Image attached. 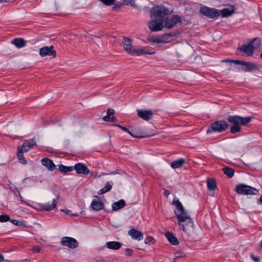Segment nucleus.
<instances>
[{"instance_id":"obj_1","label":"nucleus","mask_w":262,"mask_h":262,"mask_svg":"<svg viewBox=\"0 0 262 262\" xmlns=\"http://www.w3.org/2000/svg\"><path fill=\"white\" fill-rule=\"evenodd\" d=\"M172 204L177 208L174 210V213L178 221L179 229L187 234H189L193 229L192 219L179 200H173Z\"/></svg>"},{"instance_id":"obj_2","label":"nucleus","mask_w":262,"mask_h":262,"mask_svg":"<svg viewBox=\"0 0 262 262\" xmlns=\"http://www.w3.org/2000/svg\"><path fill=\"white\" fill-rule=\"evenodd\" d=\"M170 11L163 6H155L150 10V17L160 18L164 23V27L171 29L178 23L181 22V17L179 15L169 16Z\"/></svg>"},{"instance_id":"obj_3","label":"nucleus","mask_w":262,"mask_h":262,"mask_svg":"<svg viewBox=\"0 0 262 262\" xmlns=\"http://www.w3.org/2000/svg\"><path fill=\"white\" fill-rule=\"evenodd\" d=\"M252 118L250 117H243L239 116H229L228 121L233 124L231 127L230 132L234 134L239 133L241 130L240 125L245 126L251 121Z\"/></svg>"},{"instance_id":"obj_4","label":"nucleus","mask_w":262,"mask_h":262,"mask_svg":"<svg viewBox=\"0 0 262 262\" xmlns=\"http://www.w3.org/2000/svg\"><path fill=\"white\" fill-rule=\"evenodd\" d=\"M133 40L130 38L124 37L122 40V47L124 50L132 56H140L145 54H152L155 52L150 53L146 51L142 48H135L132 46Z\"/></svg>"},{"instance_id":"obj_5","label":"nucleus","mask_w":262,"mask_h":262,"mask_svg":"<svg viewBox=\"0 0 262 262\" xmlns=\"http://www.w3.org/2000/svg\"><path fill=\"white\" fill-rule=\"evenodd\" d=\"M36 144L35 141L33 139L26 140L24 142L21 147L18 148L17 157L19 162L21 163H26L27 161L24 159L23 152H27L32 148Z\"/></svg>"},{"instance_id":"obj_6","label":"nucleus","mask_w":262,"mask_h":262,"mask_svg":"<svg viewBox=\"0 0 262 262\" xmlns=\"http://www.w3.org/2000/svg\"><path fill=\"white\" fill-rule=\"evenodd\" d=\"M235 191L242 195L256 194L258 191L255 188L244 184H239L235 187Z\"/></svg>"},{"instance_id":"obj_7","label":"nucleus","mask_w":262,"mask_h":262,"mask_svg":"<svg viewBox=\"0 0 262 262\" xmlns=\"http://www.w3.org/2000/svg\"><path fill=\"white\" fill-rule=\"evenodd\" d=\"M228 127V123L224 120H217L212 123L210 126V129L207 130V133L211 131L215 132H222L225 130Z\"/></svg>"},{"instance_id":"obj_8","label":"nucleus","mask_w":262,"mask_h":262,"mask_svg":"<svg viewBox=\"0 0 262 262\" xmlns=\"http://www.w3.org/2000/svg\"><path fill=\"white\" fill-rule=\"evenodd\" d=\"M155 19L150 21L148 23V26L149 29L152 32H158L161 31L163 28V21L160 18H155Z\"/></svg>"},{"instance_id":"obj_9","label":"nucleus","mask_w":262,"mask_h":262,"mask_svg":"<svg viewBox=\"0 0 262 262\" xmlns=\"http://www.w3.org/2000/svg\"><path fill=\"white\" fill-rule=\"evenodd\" d=\"M200 12L204 16L211 18L217 17L220 15V12L216 9L210 8L206 6L201 7L200 8Z\"/></svg>"},{"instance_id":"obj_10","label":"nucleus","mask_w":262,"mask_h":262,"mask_svg":"<svg viewBox=\"0 0 262 262\" xmlns=\"http://www.w3.org/2000/svg\"><path fill=\"white\" fill-rule=\"evenodd\" d=\"M60 243L62 245L68 247L71 249H75L78 246V243L75 238L68 236L62 237Z\"/></svg>"},{"instance_id":"obj_11","label":"nucleus","mask_w":262,"mask_h":262,"mask_svg":"<svg viewBox=\"0 0 262 262\" xmlns=\"http://www.w3.org/2000/svg\"><path fill=\"white\" fill-rule=\"evenodd\" d=\"M39 55L41 57H45L46 56H52L53 57H55L56 53V51L54 50L53 46H45L40 49Z\"/></svg>"},{"instance_id":"obj_12","label":"nucleus","mask_w":262,"mask_h":262,"mask_svg":"<svg viewBox=\"0 0 262 262\" xmlns=\"http://www.w3.org/2000/svg\"><path fill=\"white\" fill-rule=\"evenodd\" d=\"M138 116L146 121L151 119L153 116L151 110H138Z\"/></svg>"},{"instance_id":"obj_13","label":"nucleus","mask_w":262,"mask_h":262,"mask_svg":"<svg viewBox=\"0 0 262 262\" xmlns=\"http://www.w3.org/2000/svg\"><path fill=\"white\" fill-rule=\"evenodd\" d=\"M238 64L245 66V68L242 69L245 72H251L258 69L256 64L249 62L240 60Z\"/></svg>"},{"instance_id":"obj_14","label":"nucleus","mask_w":262,"mask_h":262,"mask_svg":"<svg viewBox=\"0 0 262 262\" xmlns=\"http://www.w3.org/2000/svg\"><path fill=\"white\" fill-rule=\"evenodd\" d=\"M128 234L133 239L141 241L143 239V233L138 230L130 229L128 231Z\"/></svg>"},{"instance_id":"obj_15","label":"nucleus","mask_w":262,"mask_h":262,"mask_svg":"<svg viewBox=\"0 0 262 262\" xmlns=\"http://www.w3.org/2000/svg\"><path fill=\"white\" fill-rule=\"evenodd\" d=\"M39 206L43 210L49 211L54 210L56 207V199H53L51 204H50L49 203L40 204Z\"/></svg>"},{"instance_id":"obj_16","label":"nucleus","mask_w":262,"mask_h":262,"mask_svg":"<svg viewBox=\"0 0 262 262\" xmlns=\"http://www.w3.org/2000/svg\"><path fill=\"white\" fill-rule=\"evenodd\" d=\"M74 169L78 174L87 175L89 173V169L84 165H74Z\"/></svg>"},{"instance_id":"obj_17","label":"nucleus","mask_w":262,"mask_h":262,"mask_svg":"<svg viewBox=\"0 0 262 262\" xmlns=\"http://www.w3.org/2000/svg\"><path fill=\"white\" fill-rule=\"evenodd\" d=\"M240 50L247 56H252L253 53V48L251 43H248L246 45H243L240 48Z\"/></svg>"},{"instance_id":"obj_18","label":"nucleus","mask_w":262,"mask_h":262,"mask_svg":"<svg viewBox=\"0 0 262 262\" xmlns=\"http://www.w3.org/2000/svg\"><path fill=\"white\" fill-rule=\"evenodd\" d=\"M122 244L116 241L108 242L106 243V247L112 250H118L121 247Z\"/></svg>"},{"instance_id":"obj_19","label":"nucleus","mask_w":262,"mask_h":262,"mask_svg":"<svg viewBox=\"0 0 262 262\" xmlns=\"http://www.w3.org/2000/svg\"><path fill=\"white\" fill-rule=\"evenodd\" d=\"M91 207L93 210L95 211H99L103 208L104 204L101 202L94 200L91 203Z\"/></svg>"},{"instance_id":"obj_20","label":"nucleus","mask_w":262,"mask_h":262,"mask_svg":"<svg viewBox=\"0 0 262 262\" xmlns=\"http://www.w3.org/2000/svg\"><path fill=\"white\" fill-rule=\"evenodd\" d=\"M125 206V202L124 200H120L119 201L114 202L112 205L113 211H117L123 208Z\"/></svg>"},{"instance_id":"obj_21","label":"nucleus","mask_w":262,"mask_h":262,"mask_svg":"<svg viewBox=\"0 0 262 262\" xmlns=\"http://www.w3.org/2000/svg\"><path fill=\"white\" fill-rule=\"evenodd\" d=\"M165 236L167 238L169 242L173 245H178L179 243L178 239L175 237L172 233L170 232H166Z\"/></svg>"},{"instance_id":"obj_22","label":"nucleus","mask_w":262,"mask_h":262,"mask_svg":"<svg viewBox=\"0 0 262 262\" xmlns=\"http://www.w3.org/2000/svg\"><path fill=\"white\" fill-rule=\"evenodd\" d=\"M11 43L18 48H21L25 46V41L23 38H15L12 40Z\"/></svg>"},{"instance_id":"obj_23","label":"nucleus","mask_w":262,"mask_h":262,"mask_svg":"<svg viewBox=\"0 0 262 262\" xmlns=\"http://www.w3.org/2000/svg\"><path fill=\"white\" fill-rule=\"evenodd\" d=\"M207 185L209 190H213L216 187V183L214 179H208L207 180Z\"/></svg>"},{"instance_id":"obj_24","label":"nucleus","mask_w":262,"mask_h":262,"mask_svg":"<svg viewBox=\"0 0 262 262\" xmlns=\"http://www.w3.org/2000/svg\"><path fill=\"white\" fill-rule=\"evenodd\" d=\"M234 12L235 10L233 8L231 9L229 8H225L222 11V16L223 17H228L234 13Z\"/></svg>"},{"instance_id":"obj_25","label":"nucleus","mask_w":262,"mask_h":262,"mask_svg":"<svg viewBox=\"0 0 262 262\" xmlns=\"http://www.w3.org/2000/svg\"><path fill=\"white\" fill-rule=\"evenodd\" d=\"M172 35L170 34H165L161 36V43H166L172 40Z\"/></svg>"},{"instance_id":"obj_26","label":"nucleus","mask_w":262,"mask_h":262,"mask_svg":"<svg viewBox=\"0 0 262 262\" xmlns=\"http://www.w3.org/2000/svg\"><path fill=\"white\" fill-rule=\"evenodd\" d=\"M118 127L122 129L123 131L126 132L128 133L129 134H130L131 136H132L134 137L138 138H142L146 137H149V135H134L131 132L129 131V130L125 127H123L120 125H117Z\"/></svg>"},{"instance_id":"obj_27","label":"nucleus","mask_w":262,"mask_h":262,"mask_svg":"<svg viewBox=\"0 0 262 262\" xmlns=\"http://www.w3.org/2000/svg\"><path fill=\"white\" fill-rule=\"evenodd\" d=\"M59 169L61 172L66 173L68 171H73L74 170V166H66L64 165H59Z\"/></svg>"},{"instance_id":"obj_28","label":"nucleus","mask_w":262,"mask_h":262,"mask_svg":"<svg viewBox=\"0 0 262 262\" xmlns=\"http://www.w3.org/2000/svg\"><path fill=\"white\" fill-rule=\"evenodd\" d=\"M223 171L225 174L227 175L229 178H232L234 175V170L230 167H226L223 168Z\"/></svg>"},{"instance_id":"obj_29","label":"nucleus","mask_w":262,"mask_h":262,"mask_svg":"<svg viewBox=\"0 0 262 262\" xmlns=\"http://www.w3.org/2000/svg\"><path fill=\"white\" fill-rule=\"evenodd\" d=\"M112 185L109 183V182H107L105 187L99 190L98 194H102L106 193L110 191L112 189Z\"/></svg>"},{"instance_id":"obj_30","label":"nucleus","mask_w":262,"mask_h":262,"mask_svg":"<svg viewBox=\"0 0 262 262\" xmlns=\"http://www.w3.org/2000/svg\"><path fill=\"white\" fill-rule=\"evenodd\" d=\"M10 222L15 225L17 226L27 227L26 222L24 221H17L15 220H12Z\"/></svg>"},{"instance_id":"obj_31","label":"nucleus","mask_w":262,"mask_h":262,"mask_svg":"<svg viewBox=\"0 0 262 262\" xmlns=\"http://www.w3.org/2000/svg\"><path fill=\"white\" fill-rule=\"evenodd\" d=\"M191 161L190 159H185L184 158H180L178 160L173 161L170 164H184L185 163H190Z\"/></svg>"},{"instance_id":"obj_32","label":"nucleus","mask_w":262,"mask_h":262,"mask_svg":"<svg viewBox=\"0 0 262 262\" xmlns=\"http://www.w3.org/2000/svg\"><path fill=\"white\" fill-rule=\"evenodd\" d=\"M123 5H130V6L135 8L137 7L135 0H124L123 2Z\"/></svg>"},{"instance_id":"obj_33","label":"nucleus","mask_w":262,"mask_h":262,"mask_svg":"<svg viewBox=\"0 0 262 262\" xmlns=\"http://www.w3.org/2000/svg\"><path fill=\"white\" fill-rule=\"evenodd\" d=\"M249 43H251V46H253V49H254L258 48L260 46V41L258 39L255 38Z\"/></svg>"},{"instance_id":"obj_34","label":"nucleus","mask_w":262,"mask_h":262,"mask_svg":"<svg viewBox=\"0 0 262 262\" xmlns=\"http://www.w3.org/2000/svg\"><path fill=\"white\" fill-rule=\"evenodd\" d=\"M149 40L153 43H157L158 44L161 43L160 36H151L149 38Z\"/></svg>"},{"instance_id":"obj_35","label":"nucleus","mask_w":262,"mask_h":262,"mask_svg":"<svg viewBox=\"0 0 262 262\" xmlns=\"http://www.w3.org/2000/svg\"><path fill=\"white\" fill-rule=\"evenodd\" d=\"M10 221V216L8 215L3 214L0 215V222L2 223Z\"/></svg>"},{"instance_id":"obj_36","label":"nucleus","mask_w":262,"mask_h":262,"mask_svg":"<svg viewBox=\"0 0 262 262\" xmlns=\"http://www.w3.org/2000/svg\"><path fill=\"white\" fill-rule=\"evenodd\" d=\"M104 5L106 6H112L115 4V0H99Z\"/></svg>"},{"instance_id":"obj_37","label":"nucleus","mask_w":262,"mask_h":262,"mask_svg":"<svg viewBox=\"0 0 262 262\" xmlns=\"http://www.w3.org/2000/svg\"><path fill=\"white\" fill-rule=\"evenodd\" d=\"M221 62H232L236 64H238V63L240 62V60H233V59H223L221 60Z\"/></svg>"},{"instance_id":"obj_38","label":"nucleus","mask_w":262,"mask_h":262,"mask_svg":"<svg viewBox=\"0 0 262 262\" xmlns=\"http://www.w3.org/2000/svg\"><path fill=\"white\" fill-rule=\"evenodd\" d=\"M41 162L42 164H54L53 162L51 160H50L47 158H43L42 159H41Z\"/></svg>"},{"instance_id":"obj_39","label":"nucleus","mask_w":262,"mask_h":262,"mask_svg":"<svg viewBox=\"0 0 262 262\" xmlns=\"http://www.w3.org/2000/svg\"><path fill=\"white\" fill-rule=\"evenodd\" d=\"M40 250L41 249L38 246H34L32 249V251L33 253H39Z\"/></svg>"},{"instance_id":"obj_40","label":"nucleus","mask_w":262,"mask_h":262,"mask_svg":"<svg viewBox=\"0 0 262 262\" xmlns=\"http://www.w3.org/2000/svg\"><path fill=\"white\" fill-rule=\"evenodd\" d=\"M48 170L53 171L55 169V165H43Z\"/></svg>"},{"instance_id":"obj_41","label":"nucleus","mask_w":262,"mask_h":262,"mask_svg":"<svg viewBox=\"0 0 262 262\" xmlns=\"http://www.w3.org/2000/svg\"><path fill=\"white\" fill-rule=\"evenodd\" d=\"M154 238L152 237L148 236L145 239V243L146 244H150L152 242V241H154Z\"/></svg>"},{"instance_id":"obj_42","label":"nucleus","mask_w":262,"mask_h":262,"mask_svg":"<svg viewBox=\"0 0 262 262\" xmlns=\"http://www.w3.org/2000/svg\"><path fill=\"white\" fill-rule=\"evenodd\" d=\"M126 254L128 256H131L133 254V251L131 249L127 248L125 250Z\"/></svg>"},{"instance_id":"obj_43","label":"nucleus","mask_w":262,"mask_h":262,"mask_svg":"<svg viewBox=\"0 0 262 262\" xmlns=\"http://www.w3.org/2000/svg\"><path fill=\"white\" fill-rule=\"evenodd\" d=\"M251 258L252 260H253L255 262L259 261V258L258 257L255 256L253 254H251L250 255Z\"/></svg>"},{"instance_id":"obj_44","label":"nucleus","mask_w":262,"mask_h":262,"mask_svg":"<svg viewBox=\"0 0 262 262\" xmlns=\"http://www.w3.org/2000/svg\"><path fill=\"white\" fill-rule=\"evenodd\" d=\"M115 111L113 108H109L107 112V115L111 116L114 114Z\"/></svg>"},{"instance_id":"obj_45","label":"nucleus","mask_w":262,"mask_h":262,"mask_svg":"<svg viewBox=\"0 0 262 262\" xmlns=\"http://www.w3.org/2000/svg\"><path fill=\"white\" fill-rule=\"evenodd\" d=\"M18 196L19 198V200L20 201V202L22 203H24L26 205H28V203H26L23 199V197L21 196V195H20V192H18Z\"/></svg>"},{"instance_id":"obj_46","label":"nucleus","mask_w":262,"mask_h":262,"mask_svg":"<svg viewBox=\"0 0 262 262\" xmlns=\"http://www.w3.org/2000/svg\"><path fill=\"white\" fill-rule=\"evenodd\" d=\"M171 167L173 169H178L181 168L182 165H170Z\"/></svg>"},{"instance_id":"obj_47","label":"nucleus","mask_w":262,"mask_h":262,"mask_svg":"<svg viewBox=\"0 0 262 262\" xmlns=\"http://www.w3.org/2000/svg\"><path fill=\"white\" fill-rule=\"evenodd\" d=\"M111 119L110 116L106 115L103 117V119L104 121H110V119Z\"/></svg>"},{"instance_id":"obj_48","label":"nucleus","mask_w":262,"mask_h":262,"mask_svg":"<svg viewBox=\"0 0 262 262\" xmlns=\"http://www.w3.org/2000/svg\"><path fill=\"white\" fill-rule=\"evenodd\" d=\"M117 121V118L115 117L114 116H113L112 117H111V119H110V121L111 122H116Z\"/></svg>"},{"instance_id":"obj_49","label":"nucleus","mask_w":262,"mask_h":262,"mask_svg":"<svg viewBox=\"0 0 262 262\" xmlns=\"http://www.w3.org/2000/svg\"><path fill=\"white\" fill-rule=\"evenodd\" d=\"M169 194H170V192L168 190H165L164 191L165 196L167 197L169 195Z\"/></svg>"},{"instance_id":"obj_50","label":"nucleus","mask_w":262,"mask_h":262,"mask_svg":"<svg viewBox=\"0 0 262 262\" xmlns=\"http://www.w3.org/2000/svg\"><path fill=\"white\" fill-rule=\"evenodd\" d=\"M4 260V257L3 255L0 254V262H3Z\"/></svg>"},{"instance_id":"obj_51","label":"nucleus","mask_w":262,"mask_h":262,"mask_svg":"<svg viewBox=\"0 0 262 262\" xmlns=\"http://www.w3.org/2000/svg\"><path fill=\"white\" fill-rule=\"evenodd\" d=\"M61 211L65 212L67 214H70L71 211L69 210H67L66 211H64L63 209H61Z\"/></svg>"},{"instance_id":"obj_52","label":"nucleus","mask_w":262,"mask_h":262,"mask_svg":"<svg viewBox=\"0 0 262 262\" xmlns=\"http://www.w3.org/2000/svg\"><path fill=\"white\" fill-rule=\"evenodd\" d=\"M10 2L9 0H0V4L2 3H7Z\"/></svg>"},{"instance_id":"obj_53","label":"nucleus","mask_w":262,"mask_h":262,"mask_svg":"<svg viewBox=\"0 0 262 262\" xmlns=\"http://www.w3.org/2000/svg\"><path fill=\"white\" fill-rule=\"evenodd\" d=\"M259 202L260 204H262V195L260 196V197L259 199Z\"/></svg>"},{"instance_id":"obj_54","label":"nucleus","mask_w":262,"mask_h":262,"mask_svg":"<svg viewBox=\"0 0 262 262\" xmlns=\"http://www.w3.org/2000/svg\"><path fill=\"white\" fill-rule=\"evenodd\" d=\"M77 164H82V163L79 162V163H77Z\"/></svg>"},{"instance_id":"obj_55","label":"nucleus","mask_w":262,"mask_h":262,"mask_svg":"<svg viewBox=\"0 0 262 262\" xmlns=\"http://www.w3.org/2000/svg\"><path fill=\"white\" fill-rule=\"evenodd\" d=\"M260 57L262 58V53L260 54Z\"/></svg>"},{"instance_id":"obj_56","label":"nucleus","mask_w":262,"mask_h":262,"mask_svg":"<svg viewBox=\"0 0 262 262\" xmlns=\"http://www.w3.org/2000/svg\"><path fill=\"white\" fill-rule=\"evenodd\" d=\"M261 247L262 248V241H261Z\"/></svg>"}]
</instances>
